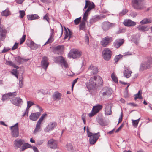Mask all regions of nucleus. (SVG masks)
Returning a JSON list of instances; mask_svg holds the SVG:
<instances>
[{
    "label": "nucleus",
    "instance_id": "obj_1",
    "mask_svg": "<svg viewBox=\"0 0 152 152\" xmlns=\"http://www.w3.org/2000/svg\"><path fill=\"white\" fill-rule=\"evenodd\" d=\"M132 3L135 9L141 10L143 8L144 0H132Z\"/></svg>",
    "mask_w": 152,
    "mask_h": 152
},
{
    "label": "nucleus",
    "instance_id": "obj_2",
    "mask_svg": "<svg viewBox=\"0 0 152 152\" xmlns=\"http://www.w3.org/2000/svg\"><path fill=\"white\" fill-rule=\"evenodd\" d=\"M115 26V24L108 21L104 22L102 24L101 27L104 31L106 32L111 28Z\"/></svg>",
    "mask_w": 152,
    "mask_h": 152
},
{
    "label": "nucleus",
    "instance_id": "obj_3",
    "mask_svg": "<svg viewBox=\"0 0 152 152\" xmlns=\"http://www.w3.org/2000/svg\"><path fill=\"white\" fill-rule=\"evenodd\" d=\"M102 56L105 60L108 61L111 58L112 52L108 48H105L102 51Z\"/></svg>",
    "mask_w": 152,
    "mask_h": 152
},
{
    "label": "nucleus",
    "instance_id": "obj_4",
    "mask_svg": "<svg viewBox=\"0 0 152 152\" xmlns=\"http://www.w3.org/2000/svg\"><path fill=\"white\" fill-rule=\"evenodd\" d=\"M102 108V106L99 104H97L96 106H93L92 111L89 114V117H91L94 116Z\"/></svg>",
    "mask_w": 152,
    "mask_h": 152
},
{
    "label": "nucleus",
    "instance_id": "obj_5",
    "mask_svg": "<svg viewBox=\"0 0 152 152\" xmlns=\"http://www.w3.org/2000/svg\"><path fill=\"white\" fill-rule=\"evenodd\" d=\"M112 41V38L111 37L107 36L102 39L101 43L103 47H106Z\"/></svg>",
    "mask_w": 152,
    "mask_h": 152
},
{
    "label": "nucleus",
    "instance_id": "obj_6",
    "mask_svg": "<svg viewBox=\"0 0 152 152\" xmlns=\"http://www.w3.org/2000/svg\"><path fill=\"white\" fill-rule=\"evenodd\" d=\"M81 54L80 52L77 50H73L70 51L68 56L70 58L74 59H76L79 58L81 56Z\"/></svg>",
    "mask_w": 152,
    "mask_h": 152
},
{
    "label": "nucleus",
    "instance_id": "obj_7",
    "mask_svg": "<svg viewBox=\"0 0 152 152\" xmlns=\"http://www.w3.org/2000/svg\"><path fill=\"white\" fill-rule=\"evenodd\" d=\"M102 94L103 96H110L112 93V89L109 87H104L102 90Z\"/></svg>",
    "mask_w": 152,
    "mask_h": 152
},
{
    "label": "nucleus",
    "instance_id": "obj_8",
    "mask_svg": "<svg viewBox=\"0 0 152 152\" xmlns=\"http://www.w3.org/2000/svg\"><path fill=\"white\" fill-rule=\"evenodd\" d=\"M86 86L89 92L90 93H92L96 90V86L94 81H90L89 84L87 85Z\"/></svg>",
    "mask_w": 152,
    "mask_h": 152
},
{
    "label": "nucleus",
    "instance_id": "obj_9",
    "mask_svg": "<svg viewBox=\"0 0 152 152\" xmlns=\"http://www.w3.org/2000/svg\"><path fill=\"white\" fill-rule=\"evenodd\" d=\"M11 102L14 105L18 106L21 107L20 104L23 103L22 99L19 97H16L15 98L10 100Z\"/></svg>",
    "mask_w": 152,
    "mask_h": 152
},
{
    "label": "nucleus",
    "instance_id": "obj_10",
    "mask_svg": "<svg viewBox=\"0 0 152 152\" xmlns=\"http://www.w3.org/2000/svg\"><path fill=\"white\" fill-rule=\"evenodd\" d=\"M57 126V124L56 122H50L47 127L44 129L45 131L48 132L50 131L53 130Z\"/></svg>",
    "mask_w": 152,
    "mask_h": 152
},
{
    "label": "nucleus",
    "instance_id": "obj_11",
    "mask_svg": "<svg viewBox=\"0 0 152 152\" xmlns=\"http://www.w3.org/2000/svg\"><path fill=\"white\" fill-rule=\"evenodd\" d=\"M98 69L96 66H94L92 65H91L88 68V72L90 73L89 75H93L96 74L98 72Z\"/></svg>",
    "mask_w": 152,
    "mask_h": 152
},
{
    "label": "nucleus",
    "instance_id": "obj_12",
    "mask_svg": "<svg viewBox=\"0 0 152 152\" xmlns=\"http://www.w3.org/2000/svg\"><path fill=\"white\" fill-rule=\"evenodd\" d=\"M124 42V40L122 39H116L113 42V45L116 48H118Z\"/></svg>",
    "mask_w": 152,
    "mask_h": 152
},
{
    "label": "nucleus",
    "instance_id": "obj_13",
    "mask_svg": "<svg viewBox=\"0 0 152 152\" xmlns=\"http://www.w3.org/2000/svg\"><path fill=\"white\" fill-rule=\"evenodd\" d=\"M48 59L47 57L44 56L42 58L41 64L42 67L46 70L48 66Z\"/></svg>",
    "mask_w": 152,
    "mask_h": 152
},
{
    "label": "nucleus",
    "instance_id": "obj_14",
    "mask_svg": "<svg viewBox=\"0 0 152 152\" xmlns=\"http://www.w3.org/2000/svg\"><path fill=\"white\" fill-rule=\"evenodd\" d=\"M17 93L16 92L12 93H9L5 94L2 95L1 100L3 102L5 101L7 99H9V97L10 96H12L13 97L16 96L17 95Z\"/></svg>",
    "mask_w": 152,
    "mask_h": 152
},
{
    "label": "nucleus",
    "instance_id": "obj_15",
    "mask_svg": "<svg viewBox=\"0 0 152 152\" xmlns=\"http://www.w3.org/2000/svg\"><path fill=\"white\" fill-rule=\"evenodd\" d=\"M40 112L33 113L31 114L29 116V119L34 121H37L41 115Z\"/></svg>",
    "mask_w": 152,
    "mask_h": 152
},
{
    "label": "nucleus",
    "instance_id": "obj_16",
    "mask_svg": "<svg viewBox=\"0 0 152 152\" xmlns=\"http://www.w3.org/2000/svg\"><path fill=\"white\" fill-rule=\"evenodd\" d=\"M99 134V132L97 133H95V135H94L90 138L89 142L90 144L93 145L95 143L100 136V135H98Z\"/></svg>",
    "mask_w": 152,
    "mask_h": 152
},
{
    "label": "nucleus",
    "instance_id": "obj_17",
    "mask_svg": "<svg viewBox=\"0 0 152 152\" xmlns=\"http://www.w3.org/2000/svg\"><path fill=\"white\" fill-rule=\"evenodd\" d=\"M64 50V47L63 45H58L55 47L54 52L55 54H61Z\"/></svg>",
    "mask_w": 152,
    "mask_h": 152
},
{
    "label": "nucleus",
    "instance_id": "obj_18",
    "mask_svg": "<svg viewBox=\"0 0 152 152\" xmlns=\"http://www.w3.org/2000/svg\"><path fill=\"white\" fill-rule=\"evenodd\" d=\"M56 62H60L65 67H67V65L66 63V62L64 58L61 56H58L56 58Z\"/></svg>",
    "mask_w": 152,
    "mask_h": 152
},
{
    "label": "nucleus",
    "instance_id": "obj_19",
    "mask_svg": "<svg viewBox=\"0 0 152 152\" xmlns=\"http://www.w3.org/2000/svg\"><path fill=\"white\" fill-rule=\"evenodd\" d=\"M24 140L22 139H16L14 141L15 147L17 148H20L24 143Z\"/></svg>",
    "mask_w": 152,
    "mask_h": 152
},
{
    "label": "nucleus",
    "instance_id": "obj_20",
    "mask_svg": "<svg viewBox=\"0 0 152 152\" xmlns=\"http://www.w3.org/2000/svg\"><path fill=\"white\" fill-rule=\"evenodd\" d=\"M15 60L18 65L24 62H26L29 60L28 59H25L19 56L15 57Z\"/></svg>",
    "mask_w": 152,
    "mask_h": 152
},
{
    "label": "nucleus",
    "instance_id": "obj_21",
    "mask_svg": "<svg viewBox=\"0 0 152 152\" xmlns=\"http://www.w3.org/2000/svg\"><path fill=\"white\" fill-rule=\"evenodd\" d=\"M152 22V19L151 17H148L145 18L140 22L141 25L149 24Z\"/></svg>",
    "mask_w": 152,
    "mask_h": 152
},
{
    "label": "nucleus",
    "instance_id": "obj_22",
    "mask_svg": "<svg viewBox=\"0 0 152 152\" xmlns=\"http://www.w3.org/2000/svg\"><path fill=\"white\" fill-rule=\"evenodd\" d=\"M61 96V94L59 92H55L53 95V97L55 100H59L60 99Z\"/></svg>",
    "mask_w": 152,
    "mask_h": 152
},
{
    "label": "nucleus",
    "instance_id": "obj_23",
    "mask_svg": "<svg viewBox=\"0 0 152 152\" xmlns=\"http://www.w3.org/2000/svg\"><path fill=\"white\" fill-rule=\"evenodd\" d=\"M7 30L4 28L2 27L1 26L0 27V37L2 38L5 36L7 33Z\"/></svg>",
    "mask_w": 152,
    "mask_h": 152
},
{
    "label": "nucleus",
    "instance_id": "obj_24",
    "mask_svg": "<svg viewBox=\"0 0 152 152\" xmlns=\"http://www.w3.org/2000/svg\"><path fill=\"white\" fill-rule=\"evenodd\" d=\"M124 25L126 26H134L136 25V23L129 19L126 21L124 23Z\"/></svg>",
    "mask_w": 152,
    "mask_h": 152
},
{
    "label": "nucleus",
    "instance_id": "obj_25",
    "mask_svg": "<svg viewBox=\"0 0 152 152\" xmlns=\"http://www.w3.org/2000/svg\"><path fill=\"white\" fill-rule=\"evenodd\" d=\"M12 131L11 134L12 136L14 137H16L19 136V129L17 128V129L12 128L10 129Z\"/></svg>",
    "mask_w": 152,
    "mask_h": 152
},
{
    "label": "nucleus",
    "instance_id": "obj_26",
    "mask_svg": "<svg viewBox=\"0 0 152 152\" xmlns=\"http://www.w3.org/2000/svg\"><path fill=\"white\" fill-rule=\"evenodd\" d=\"M27 18L29 20H33L38 19L39 18V17L37 14H32L27 15Z\"/></svg>",
    "mask_w": 152,
    "mask_h": 152
},
{
    "label": "nucleus",
    "instance_id": "obj_27",
    "mask_svg": "<svg viewBox=\"0 0 152 152\" xmlns=\"http://www.w3.org/2000/svg\"><path fill=\"white\" fill-rule=\"evenodd\" d=\"M23 144L22 147L20 149V152L22 151L25 149L28 148H30L31 147V145L28 143L26 142Z\"/></svg>",
    "mask_w": 152,
    "mask_h": 152
},
{
    "label": "nucleus",
    "instance_id": "obj_28",
    "mask_svg": "<svg viewBox=\"0 0 152 152\" xmlns=\"http://www.w3.org/2000/svg\"><path fill=\"white\" fill-rule=\"evenodd\" d=\"M51 30H52V31L51 32L50 36V38L48 39V41L46 42L44 44V45H46V44H49L52 43L54 40V39L53 38V36H54L53 35V34L54 33V30L53 29Z\"/></svg>",
    "mask_w": 152,
    "mask_h": 152
},
{
    "label": "nucleus",
    "instance_id": "obj_29",
    "mask_svg": "<svg viewBox=\"0 0 152 152\" xmlns=\"http://www.w3.org/2000/svg\"><path fill=\"white\" fill-rule=\"evenodd\" d=\"M100 19V17L99 16H97L95 17L92 18L90 20V25L91 26L94 23L98 21L99 19Z\"/></svg>",
    "mask_w": 152,
    "mask_h": 152
},
{
    "label": "nucleus",
    "instance_id": "obj_30",
    "mask_svg": "<svg viewBox=\"0 0 152 152\" xmlns=\"http://www.w3.org/2000/svg\"><path fill=\"white\" fill-rule=\"evenodd\" d=\"M144 64L147 69L150 68L152 64V59H148L146 62L144 63Z\"/></svg>",
    "mask_w": 152,
    "mask_h": 152
},
{
    "label": "nucleus",
    "instance_id": "obj_31",
    "mask_svg": "<svg viewBox=\"0 0 152 152\" xmlns=\"http://www.w3.org/2000/svg\"><path fill=\"white\" fill-rule=\"evenodd\" d=\"M142 91L141 90H140L138 92L135 94L134 96L135 97H134V99L136 100L137 99H142Z\"/></svg>",
    "mask_w": 152,
    "mask_h": 152
},
{
    "label": "nucleus",
    "instance_id": "obj_32",
    "mask_svg": "<svg viewBox=\"0 0 152 152\" xmlns=\"http://www.w3.org/2000/svg\"><path fill=\"white\" fill-rule=\"evenodd\" d=\"M131 71H129L128 69L124 70L123 72L124 75L127 78H129L131 76Z\"/></svg>",
    "mask_w": 152,
    "mask_h": 152
},
{
    "label": "nucleus",
    "instance_id": "obj_33",
    "mask_svg": "<svg viewBox=\"0 0 152 152\" xmlns=\"http://www.w3.org/2000/svg\"><path fill=\"white\" fill-rule=\"evenodd\" d=\"M96 82H94L96 86H99L103 84V80L102 78L99 77L98 78V80Z\"/></svg>",
    "mask_w": 152,
    "mask_h": 152
},
{
    "label": "nucleus",
    "instance_id": "obj_34",
    "mask_svg": "<svg viewBox=\"0 0 152 152\" xmlns=\"http://www.w3.org/2000/svg\"><path fill=\"white\" fill-rule=\"evenodd\" d=\"M6 64L7 65L12 66V67H14L16 69H18L19 68V66L15 65L11 61H6Z\"/></svg>",
    "mask_w": 152,
    "mask_h": 152
},
{
    "label": "nucleus",
    "instance_id": "obj_35",
    "mask_svg": "<svg viewBox=\"0 0 152 152\" xmlns=\"http://www.w3.org/2000/svg\"><path fill=\"white\" fill-rule=\"evenodd\" d=\"M85 22L82 21L79 25V28L80 30H84L85 29Z\"/></svg>",
    "mask_w": 152,
    "mask_h": 152
},
{
    "label": "nucleus",
    "instance_id": "obj_36",
    "mask_svg": "<svg viewBox=\"0 0 152 152\" xmlns=\"http://www.w3.org/2000/svg\"><path fill=\"white\" fill-rule=\"evenodd\" d=\"M29 46L30 47L31 49L35 50L37 48V46L33 41H31Z\"/></svg>",
    "mask_w": 152,
    "mask_h": 152
},
{
    "label": "nucleus",
    "instance_id": "obj_37",
    "mask_svg": "<svg viewBox=\"0 0 152 152\" xmlns=\"http://www.w3.org/2000/svg\"><path fill=\"white\" fill-rule=\"evenodd\" d=\"M1 14L3 16H7L10 15V11L9 10L6 9L5 10L3 11L1 13Z\"/></svg>",
    "mask_w": 152,
    "mask_h": 152
},
{
    "label": "nucleus",
    "instance_id": "obj_38",
    "mask_svg": "<svg viewBox=\"0 0 152 152\" xmlns=\"http://www.w3.org/2000/svg\"><path fill=\"white\" fill-rule=\"evenodd\" d=\"M41 124V123H38V122H37L36 125V128L34 131V134L36 132H38V131L40 129V128H41V126H40Z\"/></svg>",
    "mask_w": 152,
    "mask_h": 152
},
{
    "label": "nucleus",
    "instance_id": "obj_39",
    "mask_svg": "<svg viewBox=\"0 0 152 152\" xmlns=\"http://www.w3.org/2000/svg\"><path fill=\"white\" fill-rule=\"evenodd\" d=\"M64 31H65V33H64V34H65V35L64 39L65 40L68 38L69 36V32L67 28H66L64 26Z\"/></svg>",
    "mask_w": 152,
    "mask_h": 152
},
{
    "label": "nucleus",
    "instance_id": "obj_40",
    "mask_svg": "<svg viewBox=\"0 0 152 152\" xmlns=\"http://www.w3.org/2000/svg\"><path fill=\"white\" fill-rule=\"evenodd\" d=\"M111 77L113 81L116 83H118V80L117 77L115 76L114 73L111 74Z\"/></svg>",
    "mask_w": 152,
    "mask_h": 152
},
{
    "label": "nucleus",
    "instance_id": "obj_41",
    "mask_svg": "<svg viewBox=\"0 0 152 152\" xmlns=\"http://www.w3.org/2000/svg\"><path fill=\"white\" fill-rule=\"evenodd\" d=\"M97 121L99 124L102 126L105 125V124L102 118H99L97 119Z\"/></svg>",
    "mask_w": 152,
    "mask_h": 152
},
{
    "label": "nucleus",
    "instance_id": "obj_42",
    "mask_svg": "<svg viewBox=\"0 0 152 152\" xmlns=\"http://www.w3.org/2000/svg\"><path fill=\"white\" fill-rule=\"evenodd\" d=\"M88 8H90V9L91 10L92 9L95 8V5L94 3L91 2L89 1H88Z\"/></svg>",
    "mask_w": 152,
    "mask_h": 152
},
{
    "label": "nucleus",
    "instance_id": "obj_43",
    "mask_svg": "<svg viewBox=\"0 0 152 152\" xmlns=\"http://www.w3.org/2000/svg\"><path fill=\"white\" fill-rule=\"evenodd\" d=\"M123 56L121 54H119L115 56L114 58L115 62L116 63H117L118 61V60L121 58Z\"/></svg>",
    "mask_w": 152,
    "mask_h": 152
},
{
    "label": "nucleus",
    "instance_id": "obj_44",
    "mask_svg": "<svg viewBox=\"0 0 152 152\" xmlns=\"http://www.w3.org/2000/svg\"><path fill=\"white\" fill-rule=\"evenodd\" d=\"M140 118H139L138 119L136 120H132V122L133 126L135 127H136L137 126Z\"/></svg>",
    "mask_w": 152,
    "mask_h": 152
},
{
    "label": "nucleus",
    "instance_id": "obj_45",
    "mask_svg": "<svg viewBox=\"0 0 152 152\" xmlns=\"http://www.w3.org/2000/svg\"><path fill=\"white\" fill-rule=\"evenodd\" d=\"M138 29L139 30H141L143 31H147L148 30V28L147 27L145 26H142L138 28Z\"/></svg>",
    "mask_w": 152,
    "mask_h": 152
},
{
    "label": "nucleus",
    "instance_id": "obj_46",
    "mask_svg": "<svg viewBox=\"0 0 152 152\" xmlns=\"http://www.w3.org/2000/svg\"><path fill=\"white\" fill-rule=\"evenodd\" d=\"M145 65L144 63L141 64L140 68V71H142L144 70L147 69V68L146 67V66Z\"/></svg>",
    "mask_w": 152,
    "mask_h": 152
},
{
    "label": "nucleus",
    "instance_id": "obj_47",
    "mask_svg": "<svg viewBox=\"0 0 152 152\" xmlns=\"http://www.w3.org/2000/svg\"><path fill=\"white\" fill-rule=\"evenodd\" d=\"M87 132L88 134V136L90 137V138L94 135H95V133L94 134L89 131L88 127H87Z\"/></svg>",
    "mask_w": 152,
    "mask_h": 152
},
{
    "label": "nucleus",
    "instance_id": "obj_48",
    "mask_svg": "<svg viewBox=\"0 0 152 152\" xmlns=\"http://www.w3.org/2000/svg\"><path fill=\"white\" fill-rule=\"evenodd\" d=\"M47 115V114L46 113H44L43 114L40 118L38 120L37 122H38V123H41L42 121L44 119L45 117Z\"/></svg>",
    "mask_w": 152,
    "mask_h": 152
},
{
    "label": "nucleus",
    "instance_id": "obj_49",
    "mask_svg": "<svg viewBox=\"0 0 152 152\" xmlns=\"http://www.w3.org/2000/svg\"><path fill=\"white\" fill-rule=\"evenodd\" d=\"M81 19V17H80L79 18L75 19L74 20V23L75 24L78 25L80 22Z\"/></svg>",
    "mask_w": 152,
    "mask_h": 152
},
{
    "label": "nucleus",
    "instance_id": "obj_50",
    "mask_svg": "<svg viewBox=\"0 0 152 152\" xmlns=\"http://www.w3.org/2000/svg\"><path fill=\"white\" fill-rule=\"evenodd\" d=\"M66 147L67 150L69 151L71 150L73 148L72 144L71 143H68L66 145Z\"/></svg>",
    "mask_w": 152,
    "mask_h": 152
},
{
    "label": "nucleus",
    "instance_id": "obj_51",
    "mask_svg": "<svg viewBox=\"0 0 152 152\" xmlns=\"http://www.w3.org/2000/svg\"><path fill=\"white\" fill-rule=\"evenodd\" d=\"M26 35H23L22 38L20 39V44H23L25 41L26 39Z\"/></svg>",
    "mask_w": 152,
    "mask_h": 152
},
{
    "label": "nucleus",
    "instance_id": "obj_52",
    "mask_svg": "<svg viewBox=\"0 0 152 152\" xmlns=\"http://www.w3.org/2000/svg\"><path fill=\"white\" fill-rule=\"evenodd\" d=\"M88 15V14H87L84 13L83 18L82 21L86 22L87 19V17Z\"/></svg>",
    "mask_w": 152,
    "mask_h": 152
},
{
    "label": "nucleus",
    "instance_id": "obj_53",
    "mask_svg": "<svg viewBox=\"0 0 152 152\" xmlns=\"http://www.w3.org/2000/svg\"><path fill=\"white\" fill-rule=\"evenodd\" d=\"M19 12L20 14V18H23L25 15V12L23 10H20L19 11Z\"/></svg>",
    "mask_w": 152,
    "mask_h": 152
},
{
    "label": "nucleus",
    "instance_id": "obj_54",
    "mask_svg": "<svg viewBox=\"0 0 152 152\" xmlns=\"http://www.w3.org/2000/svg\"><path fill=\"white\" fill-rule=\"evenodd\" d=\"M54 142V140L53 139H50L49 140L48 142V147L49 148V146H51Z\"/></svg>",
    "mask_w": 152,
    "mask_h": 152
},
{
    "label": "nucleus",
    "instance_id": "obj_55",
    "mask_svg": "<svg viewBox=\"0 0 152 152\" xmlns=\"http://www.w3.org/2000/svg\"><path fill=\"white\" fill-rule=\"evenodd\" d=\"M106 114L108 115H109L111 114V108H108L106 109L105 110Z\"/></svg>",
    "mask_w": 152,
    "mask_h": 152
},
{
    "label": "nucleus",
    "instance_id": "obj_56",
    "mask_svg": "<svg viewBox=\"0 0 152 152\" xmlns=\"http://www.w3.org/2000/svg\"><path fill=\"white\" fill-rule=\"evenodd\" d=\"M127 12V10L126 9H124L121 12H120L119 15H123Z\"/></svg>",
    "mask_w": 152,
    "mask_h": 152
},
{
    "label": "nucleus",
    "instance_id": "obj_57",
    "mask_svg": "<svg viewBox=\"0 0 152 152\" xmlns=\"http://www.w3.org/2000/svg\"><path fill=\"white\" fill-rule=\"evenodd\" d=\"M57 147V145L55 143H53L51 146H49V148H52V149H56Z\"/></svg>",
    "mask_w": 152,
    "mask_h": 152
},
{
    "label": "nucleus",
    "instance_id": "obj_58",
    "mask_svg": "<svg viewBox=\"0 0 152 152\" xmlns=\"http://www.w3.org/2000/svg\"><path fill=\"white\" fill-rule=\"evenodd\" d=\"M18 123H17L15 125H14V126H11V127H10V129H12V128H14V129H17V128H18V129H19L18 128Z\"/></svg>",
    "mask_w": 152,
    "mask_h": 152
},
{
    "label": "nucleus",
    "instance_id": "obj_59",
    "mask_svg": "<svg viewBox=\"0 0 152 152\" xmlns=\"http://www.w3.org/2000/svg\"><path fill=\"white\" fill-rule=\"evenodd\" d=\"M43 19L46 20L49 23V18L47 13L43 17Z\"/></svg>",
    "mask_w": 152,
    "mask_h": 152
},
{
    "label": "nucleus",
    "instance_id": "obj_60",
    "mask_svg": "<svg viewBox=\"0 0 152 152\" xmlns=\"http://www.w3.org/2000/svg\"><path fill=\"white\" fill-rule=\"evenodd\" d=\"M10 50V49L9 48H6L5 47H4L3 50L1 51V53H5L9 51Z\"/></svg>",
    "mask_w": 152,
    "mask_h": 152
},
{
    "label": "nucleus",
    "instance_id": "obj_61",
    "mask_svg": "<svg viewBox=\"0 0 152 152\" xmlns=\"http://www.w3.org/2000/svg\"><path fill=\"white\" fill-rule=\"evenodd\" d=\"M85 39L86 43L88 45L89 42V38L88 36L87 35H86L85 36Z\"/></svg>",
    "mask_w": 152,
    "mask_h": 152
},
{
    "label": "nucleus",
    "instance_id": "obj_62",
    "mask_svg": "<svg viewBox=\"0 0 152 152\" xmlns=\"http://www.w3.org/2000/svg\"><path fill=\"white\" fill-rule=\"evenodd\" d=\"M11 73L14 75L18 74L17 70L16 69H13L11 72Z\"/></svg>",
    "mask_w": 152,
    "mask_h": 152
},
{
    "label": "nucleus",
    "instance_id": "obj_63",
    "mask_svg": "<svg viewBox=\"0 0 152 152\" xmlns=\"http://www.w3.org/2000/svg\"><path fill=\"white\" fill-rule=\"evenodd\" d=\"M18 43L16 42L12 48V50H14L16 49L18 46Z\"/></svg>",
    "mask_w": 152,
    "mask_h": 152
},
{
    "label": "nucleus",
    "instance_id": "obj_64",
    "mask_svg": "<svg viewBox=\"0 0 152 152\" xmlns=\"http://www.w3.org/2000/svg\"><path fill=\"white\" fill-rule=\"evenodd\" d=\"M27 106L31 107L32 105L34 104V103L33 102L31 101H27Z\"/></svg>",
    "mask_w": 152,
    "mask_h": 152
}]
</instances>
